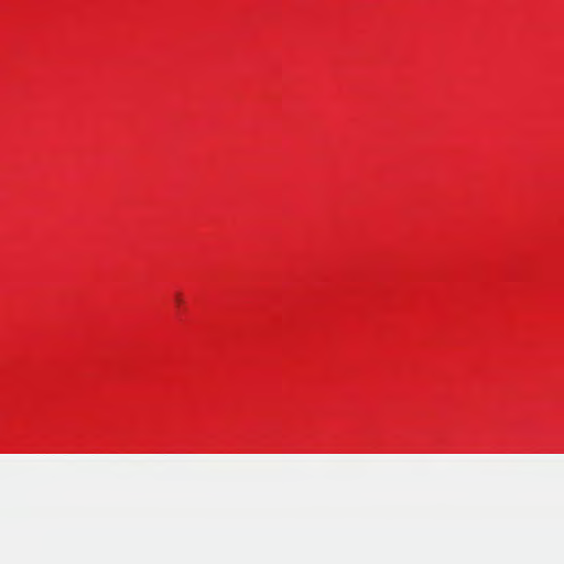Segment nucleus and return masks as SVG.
<instances>
[{
    "label": "nucleus",
    "instance_id": "f257e3e1",
    "mask_svg": "<svg viewBox=\"0 0 564 564\" xmlns=\"http://www.w3.org/2000/svg\"><path fill=\"white\" fill-rule=\"evenodd\" d=\"M176 303H177V304H181V303H182V299H181V295H180V294H176Z\"/></svg>",
    "mask_w": 564,
    "mask_h": 564
}]
</instances>
